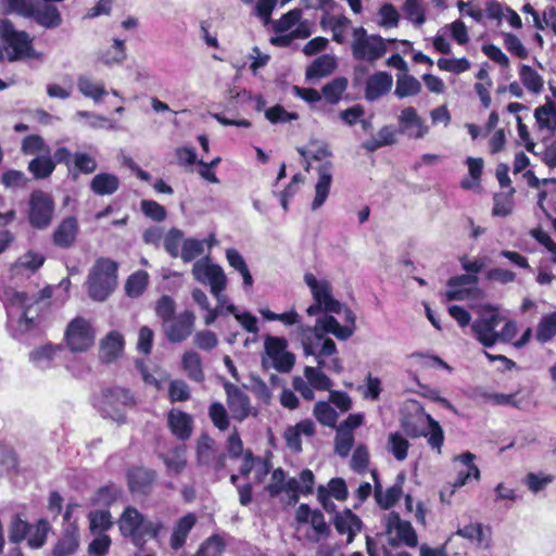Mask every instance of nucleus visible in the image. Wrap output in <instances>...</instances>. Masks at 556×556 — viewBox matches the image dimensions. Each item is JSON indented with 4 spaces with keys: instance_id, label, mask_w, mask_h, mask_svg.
I'll use <instances>...</instances> for the list:
<instances>
[{
    "instance_id": "1",
    "label": "nucleus",
    "mask_w": 556,
    "mask_h": 556,
    "mask_svg": "<svg viewBox=\"0 0 556 556\" xmlns=\"http://www.w3.org/2000/svg\"><path fill=\"white\" fill-rule=\"evenodd\" d=\"M119 531L123 536L130 538L134 545L141 548L147 538L159 541L165 532V525L161 519L148 520L135 507L128 506L118 520Z\"/></svg>"
},
{
    "instance_id": "2",
    "label": "nucleus",
    "mask_w": 556,
    "mask_h": 556,
    "mask_svg": "<svg viewBox=\"0 0 556 556\" xmlns=\"http://www.w3.org/2000/svg\"><path fill=\"white\" fill-rule=\"evenodd\" d=\"M117 263L110 258L101 257L96 261L86 282L88 294L92 300L102 302L114 291L117 283Z\"/></svg>"
},
{
    "instance_id": "3",
    "label": "nucleus",
    "mask_w": 556,
    "mask_h": 556,
    "mask_svg": "<svg viewBox=\"0 0 556 556\" xmlns=\"http://www.w3.org/2000/svg\"><path fill=\"white\" fill-rule=\"evenodd\" d=\"M0 39L3 42L2 58L9 62L40 56L33 48L31 37L24 30H16L9 20H0Z\"/></svg>"
},
{
    "instance_id": "4",
    "label": "nucleus",
    "mask_w": 556,
    "mask_h": 556,
    "mask_svg": "<svg viewBox=\"0 0 556 556\" xmlns=\"http://www.w3.org/2000/svg\"><path fill=\"white\" fill-rule=\"evenodd\" d=\"M304 281L314 299V303L306 309L307 315L314 316L320 312L340 314L346 307L332 296V287L328 280H318L312 273H306Z\"/></svg>"
},
{
    "instance_id": "5",
    "label": "nucleus",
    "mask_w": 556,
    "mask_h": 556,
    "mask_svg": "<svg viewBox=\"0 0 556 556\" xmlns=\"http://www.w3.org/2000/svg\"><path fill=\"white\" fill-rule=\"evenodd\" d=\"M352 55L357 61L375 63L387 52V43L392 40H386L379 35H369L364 27H356L352 33Z\"/></svg>"
},
{
    "instance_id": "6",
    "label": "nucleus",
    "mask_w": 556,
    "mask_h": 556,
    "mask_svg": "<svg viewBox=\"0 0 556 556\" xmlns=\"http://www.w3.org/2000/svg\"><path fill=\"white\" fill-rule=\"evenodd\" d=\"M344 325H340L339 321L327 313L325 316L317 318L316 324L313 327L300 325L298 328V337H301L303 329L314 330L320 338H326L325 333H331L339 340H348L351 338L355 330L356 317L352 309L344 307Z\"/></svg>"
},
{
    "instance_id": "7",
    "label": "nucleus",
    "mask_w": 556,
    "mask_h": 556,
    "mask_svg": "<svg viewBox=\"0 0 556 556\" xmlns=\"http://www.w3.org/2000/svg\"><path fill=\"white\" fill-rule=\"evenodd\" d=\"M384 534L388 536V544L391 547L405 545L416 547L418 536L409 521L403 520L400 514L390 511L383 516Z\"/></svg>"
},
{
    "instance_id": "8",
    "label": "nucleus",
    "mask_w": 556,
    "mask_h": 556,
    "mask_svg": "<svg viewBox=\"0 0 556 556\" xmlns=\"http://www.w3.org/2000/svg\"><path fill=\"white\" fill-rule=\"evenodd\" d=\"M303 348L305 356H314L319 370L328 368V364L324 359L327 356H332L337 353V345L330 338H320L314 330L303 329L301 337H298Z\"/></svg>"
},
{
    "instance_id": "9",
    "label": "nucleus",
    "mask_w": 556,
    "mask_h": 556,
    "mask_svg": "<svg viewBox=\"0 0 556 556\" xmlns=\"http://www.w3.org/2000/svg\"><path fill=\"white\" fill-rule=\"evenodd\" d=\"M28 220L31 227L36 229L48 228L54 215V201L52 197L41 190H35L30 193L28 202Z\"/></svg>"
},
{
    "instance_id": "10",
    "label": "nucleus",
    "mask_w": 556,
    "mask_h": 556,
    "mask_svg": "<svg viewBox=\"0 0 556 556\" xmlns=\"http://www.w3.org/2000/svg\"><path fill=\"white\" fill-rule=\"evenodd\" d=\"M65 342L72 352H85L94 343V331L88 320L74 318L66 328Z\"/></svg>"
},
{
    "instance_id": "11",
    "label": "nucleus",
    "mask_w": 556,
    "mask_h": 556,
    "mask_svg": "<svg viewBox=\"0 0 556 556\" xmlns=\"http://www.w3.org/2000/svg\"><path fill=\"white\" fill-rule=\"evenodd\" d=\"M194 279L203 285H208L211 293L224 291L227 287V277L224 269L210 262L207 257L198 260L192 267Z\"/></svg>"
},
{
    "instance_id": "12",
    "label": "nucleus",
    "mask_w": 556,
    "mask_h": 556,
    "mask_svg": "<svg viewBox=\"0 0 556 556\" xmlns=\"http://www.w3.org/2000/svg\"><path fill=\"white\" fill-rule=\"evenodd\" d=\"M227 455L216 448L215 441L206 433L201 434L197 442V463L214 471L226 467Z\"/></svg>"
},
{
    "instance_id": "13",
    "label": "nucleus",
    "mask_w": 556,
    "mask_h": 556,
    "mask_svg": "<svg viewBox=\"0 0 556 556\" xmlns=\"http://www.w3.org/2000/svg\"><path fill=\"white\" fill-rule=\"evenodd\" d=\"M224 390L227 396L226 402L231 417L235 420L242 422L252 413V405L249 395L229 381L224 383Z\"/></svg>"
},
{
    "instance_id": "14",
    "label": "nucleus",
    "mask_w": 556,
    "mask_h": 556,
    "mask_svg": "<svg viewBox=\"0 0 556 556\" xmlns=\"http://www.w3.org/2000/svg\"><path fill=\"white\" fill-rule=\"evenodd\" d=\"M195 315L191 311H184L163 324V330L170 343L185 341L193 331Z\"/></svg>"
},
{
    "instance_id": "15",
    "label": "nucleus",
    "mask_w": 556,
    "mask_h": 556,
    "mask_svg": "<svg viewBox=\"0 0 556 556\" xmlns=\"http://www.w3.org/2000/svg\"><path fill=\"white\" fill-rule=\"evenodd\" d=\"M134 404V396L129 390L113 387L102 391V410L110 415L112 409L115 415L111 417L121 420L123 418V408L131 406Z\"/></svg>"
},
{
    "instance_id": "16",
    "label": "nucleus",
    "mask_w": 556,
    "mask_h": 556,
    "mask_svg": "<svg viewBox=\"0 0 556 556\" xmlns=\"http://www.w3.org/2000/svg\"><path fill=\"white\" fill-rule=\"evenodd\" d=\"M500 317L493 314L489 317H481L471 324L470 328L475 338L484 346L491 348L497 342V331Z\"/></svg>"
},
{
    "instance_id": "17",
    "label": "nucleus",
    "mask_w": 556,
    "mask_h": 556,
    "mask_svg": "<svg viewBox=\"0 0 556 556\" xmlns=\"http://www.w3.org/2000/svg\"><path fill=\"white\" fill-rule=\"evenodd\" d=\"M371 476L375 482L374 495L377 504L383 509L390 508L400 500L402 495V484L405 480L404 473L397 475L396 482L387 491L382 490V485L379 481L377 470H372Z\"/></svg>"
},
{
    "instance_id": "18",
    "label": "nucleus",
    "mask_w": 556,
    "mask_h": 556,
    "mask_svg": "<svg viewBox=\"0 0 556 556\" xmlns=\"http://www.w3.org/2000/svg\"><path fill=\"white\" fill-rule=\"evenodd\" d=\"M476 456L470 452L463 453L455 457L456 462H460L464 466H466V471H459L454 483L453 489L445 488L441 491L440 497L442 502H445V495L448 492V496L451 497L456 488H462L465 485L469 478L473 477L476 480L480 479V470L473 464Z\"/></svg>"
},
{
    "instance_id": "19",
    "label": "nucleus",
    "mask_w": 556,
    "mask_h": 556,
    "mask_svg": "<svg viewBox=\"0 0 556 556\" xmlns=\"http://www.w3.org/2000/svg\"><path fill=\"white\" fill-rule=\"evenodd\" d=\"M332 522L339 534H346L348 544H351L354 541L356 534L361 532L363 528V521L359 519V517L348 508L337 513Z\"/></svg>"
},
{
    "instance_id": "20",
    "label": "nucleus",
    "mask_w": 556,
    "mask_h": 556,
    "mask_svg": "<svg viewBox=\"0 0 556 556\" xmlns=\"http://www.w3.org/2000/svg\"><path fill=\"white\" fill-rule=\"evenodd\" d=\"M333 164L326 161L317 167L318 179L315 185V197L312 202V210H318L327 200L332 182Z\"/></svg>"
},
{
    "instance_id": "21",
    "label": "nucleus",
    "mask_w": 556,
    "mask_h": 556,
    "mask_svg": "<svg viewBox=\"0 0 556 556\" xmlns=\"http://www.w3.org/2000/svg\"><path fill=\"white\" fill-rule=\"evenodd\" d=\"M302 434L305 437H313L315 434V424L311 419L301 420L285 430L283 438L288 448L294 453L302 452Z\"/></svg>"
},
{
    "instance_id": "22",
    "label": "nucleus",
    "mask_w": 556,
    "mask_h": 556,
    "mask_svg": "<svg viewBox=\"0 0 556 556\" xmlns=\"http://www.w3.org/2000/svg\"><path fill=\"white\" fill-rule=\"evenodd\" d=\"M393 85V78L386 72H378L368 77L365 86V98L367 101H376L387 94Z\"/></svg>"
},
{
    "instance_id": "23",
    "label": "nucleus",
    "mask_w": 556,
    "mask_h": 556,
    "mask_svg": "<svg viewBox=\"0 0 556 556\" xmlns=\"http://www.w3.org/2000/svg\"><path fill=\"white\" fill-rule=\"evenodd\" d=\"M78 233V222L75 217L64 218L53 232V243L62 249L71 248Z\"/></svg>"
},
{
    "instance_id": "24",
    "label": "nucleus",
    "mask_w": 556,
    "mask_h": 556,
    "mask_svg": "<svg viewBox=\"0 0 556 556\" xmlns=\"http://www.w3.org/2000/svg\"><path fill=\"white\" fill-rule=\"evenodd\" d=\"M399 123L404 130L409 131L410 137L422 138L429 130L428 126L424 124V121L412 106L402 110Z\"/></svg>"
},
{
    "instance_id": "25",
    "label": "nucleus",
    "mask_w": 556,
    "mask_h": 556,
    "mask_svg": "<svg viewBox=\"0 0 556 556\" xmlns=\"http://www.w3.org/2000/svg\"><path fill=\"white\" fill-rule=\"evenodd\" d=\"M154 478V471L142 467L134 468L127 475L130 491L139 494H147L151 490Z\"/></svg>"
},
{
    "instance_id": "26",
    "label": "nucleus",
    "mask_w": 556,
    "mask_h": 556,
    "mask_svg": "<svg viewBox=\"0 0 556 556\" xmlns=\"http://www.w3.org/2000/svg\"><path fill=\"white\" fill-rule=\"evenodd\" d=\"M79 546L78 529L74 525H68L62 536L56 542L52 554L53 556H70L74 554Z\"/></svg>"
},
{
    "instance_id": "27",
    "label": "nucleus",
    "mask_w": 556,
    "mask_h": 556,
    "mask_svg": "<svg viewBox=\"0 0 556 556\" xmlns=\"http://www.w3.org/2000/svg\"><path fill=\"white\" fill-rule=\"evenodd\" d=\"M124 339L117 331H111L100 343V358L105 363L115 361L123 352Z\"/></svg>"
},
{
    "instance_id": "28",
    "label": "nucleus",
    "mask_w": 556,
    "mask_h": 556,
    "mask_svg": "<svg viewBox=\"0 0 556 556\" xmlns=\"http://www.w3.org/2000/svg\"><path fill=\"white\" fill-rule=\"evenodd\" d=\"M168 427L179 440H187L192 432V419L187 413L173 409L168 414Z\"/></svg>"
},
{
    "instance_id": "29",
    "label": "nucleus",
    "mask_w": 556,
    "mask_h": 556,
    "mask_svg": "<svg viewBox=\"0 0 556 556\" xmlns=\"http://www.w3.org/2000/svg\"><path fill=\"white\" fill-rule=\"evenodd\" d=\"M478 283V277L476 275L464 274L451 277L447 281L448 290L445 292L446 301H463L467 299L468 291L453 289L463 286H476Z\"/></svg>"
},
{
    "instance_id": "30",
    "label": "nucleus",
    "mask_w": 556,
    "mask_h": 556,
    "mask_svg": "<svg viewBox=\"0 0 556 556\" xmlns=\"http://www.w3.org/2000/svg\"><path fill=\"white\" fill-rule=\"evenodd\" d=\"M77 88L84 97L92 99L96 103L101 102L102 98L108 94L104 83L94 80L89 75L78 76Z\"/></svg>"
},
{
    "instance_id": "31",
    "label": "nucleus",
    "mask_w": 556,
    "mask_h": 556,
    "mask_svg": "<svg viewBox=\"0 0 556 556\" xmlns=\"http://www.w3.org/2000/svg\"><path fill=\"white\" fill-rule=\"evenodd\" d=\"M181 366L190 380L195 382H202L204 380L205 376L202 358L198 352L193 350L186 351L181 357Z\"/></svg>"
},
{
    "instance_id": "32",
    "label": "nucleus",
    "mask_w": 556,
    "mask_h": 556,
    "mask_svg": "<svg viewBox=\"0 0 556 556\" xmlns=\"http://www.w3.org/2000/svg\"><path fill=\"white\" fill-rule=\"evenodd\" d=\"M337 67V61L333 55L323 54L316 58L306 68V79L323 78L331 75Z\"/></svg>"
},
{
    "instance_id": "33",
    "label": "nucleus",
    "mask_w": 556,
    "mask_h": 556,
    "mask_svg": "<svg viewBox=\"0 0 556 556\" xmlns=\"http://www.w3.org/2000/svg\"><path fill=\"white\" fill-rule=\"evenodd\" d=\"M119 185L121 182L116 175L100 173L92 178L90 188L97 195H111L118 190Z\"/></svg>"
},
{
    "instance_id": "34",
    "label": "nucleus",
    "mask_w": 556,
    "mask_h": 556,
    "mask_svg": "<svg viewBox=\"0 0 556 556\" xmlns=\"http://www.w3.org/2000/svg\"><path fill=\"white\" fill-rule=\"evenodd\" d=\"M409 447L410 443L402 432L389 433L386 448L397 462H403L407 458Z\"/></svg>"
},
{
    "instance_id": "35",
    "label": "nucleus",
    "mask_w": 556,
    "mask_h": 556,
    "mask_svg": "<svg viewBox=\"0 0 556 556\" xmlns=\"http://www.w3.org/2000/svg\"><path fill=\"white\" fill-rule=\"evenodd\" d=\"M456 535L475 541L481 547H488L490 542V529L484 528L482 523H470L464 528L457 529Z\"/></svg>"
},
{
    "instance_id": "36",
    "label": "nucleus",
    "mask_w": 556,
    "mask_h": 556,
    "mask_svg": "<svg viewBox=\"0 0 556 556\" xmlns=\"http://www.w3.org/2000/svg\"><path fill=\"white\" fill-rule=\"evenodd\" d=\"M55 168L51 152L38 155L29 161L27 169L35 179H45L52 175Z\"/></svg>"
},
{
    "instance_id": "37",
    "label": "nucleus",
    "mask_w": 556,
    "mask_h": 556,
    "mask_svg": "<svg viewBox=\"0 0 556 556\" xmlns=\"http://www.w3.org/2000/svg\"><path fill=\"white\" fill-rule=\"evenodd\" d=\"M534 117L541 129L554 131L556 129V105L546 98V103L534 110Z\"/></svg>"
},
{
    "instance_id": "38",
    "label": "nucleus",
    "mask_w": 556,
    "mask_h": 556,
    "mask_svg": "<svg viewBox=\"0 0 556 556\" xmlns=\"http://www.w3.org/2000/svg\"><path fill=\"white\" fill-rule=\"evenodd\" d=\"M195 520L193 514H187L177 521L170 538L172 548L179 549L185 544L187 535L193 528Z\"/></svg>"
},
{
    "instance_id": "39",
    "label": "nucleus",
    "mask_w": 556,
    "mask_h": 556,
    "mask_svg": "<svg viewBox=\"0 0 556 556\" xmlns=\"http://www.w3.org/2000/svg\"><path fill=\"white\" fill-rule=\"evenodd\" d=\"M519 79L525 88L534 94H539L543 90V77L529 65H519Z\"/></svg>"
},
{
    "instance_id": "40",
    "label": "nucleus",
    "mask_w": 556,
    "mask_h": 556,
    "mask_svg": "<svg viewBox=\"0 0 556 556\" xmlns=\"http://www.w3.org/2000/svg\"><path fill=\"white\" fill-rule=\"evenodd\" d=\"M402 12L404 17L416 27L422 26L426 22V9L422 0H405Z\"/></svg>"
},
{
    "instance_id": "41",
    "label": "nucleus",
    "mask_w": 556,
    "mask_h": 556,
    "mask_svg": "<svg viewBox=\"0 0 556 556\" xmlns=\"http://www.w3.org/2000/svg\"><path fill=\"white\" fill-rule=\"evenodd\" d=\"M312 527V533L307 534V540L313 543H318L321 539H326L330 535V526L326 522L324 514L316 509L313 511V516L308 521Z\"/></svg>"
},
{
    "instance_id": "42",
    "label": "nucleus",
    "mask_w": 556,
    "mask_h": 556,
    "mask_svg": "<svg viewBox=\"0 0 556 556\" xmlns=\"http://www.w3.org/2000/svg\"><path fill=\"white\" fill-rule=\"evenodd\" d=\"M349 81L345 77H336L321 88V96L330 104H337L348 88Z\"/></svg>"
},
{
    "instance_id": "43",
    "label": "nucleus",
    "mask_w": 556,
    "mask_h": 556,
    "mask_svg": "<svg viewBox=\"0 0 556 556\" xmlns=\"http://www.w3.org/2000/svg\"><path fill=\"white\" fill-rule=\"evenodd\" d=\"M50 529L49 522L45 519H40L34 525L29 523V531L26 536L28 545L33 548L41 547L46 543Z\"/></svg>"
},
{
    "instance_id": "44",
    "label": "nucleus",
    "mask_w": 556,
    "mask_h": 556,
    "mask_svg": "<svg viewBox=\"0 0 556 556\" xmlns=\"http://www.w3.org/2000/svg\"><path fill=\"white\" fill-rule=\"evenodd\" d=\"M556 336V312L544 315L538 324L535 339L544 344Z\"/></svg>"
},
{
    "instance_id": "45",
    "label": "nucleus",
    "mask_w": 556,
    "mask_h": 556,
    "mask_svg": "<svg viewBox=\"0 0 556 556\" xmlns=\"http://www.w3.org/2000/svg\"><path fill=\"white\" fill-rule=\"evenodd\" d=\"M148 283V273L144 270H138L128 277L125 283L126 294L130 298H138L144 292Z\"/></svg>"
},
{
    "instance_id": "46",
    "label": "nucleus",
    "mask_w": 556,
    "mask_h": 556,
    "mask_svg": "<svg viewBox=\"0 0 556 556\" xmlns=\"http://www.w3.org/2000/svg\"><path fill=\"white\" fill-rule=\"evenodd\" d=\"M350 20L345 16H331L321 20V26L326 29L329 28L332 31V39L342 43L345 40V29L350 25Z\"/></svg>"
},
{
    "instance_id": "47",
    "label": "nucleus",
    "mask_w": 556,
    "mask_h": 556,
    "mask_svg": "<svg viewBox=\"0 0 556 556\" xmlns=\"http://www.w3.org/2000/svg\"><path fill=\"white\" fill-rule=\"evenodd\" d=\"M21 151L25 155H42L51 152V149L41 136L29 135L23 138Z\"/></svg>"
},
{
    "instance_id": "48",
    "label": "nucleus",
    "mask_w": 556,
    "mask_h": 556,
    "mask_svg": "<svg viewBox=\"0 0 556 556\" xmlns=\"http://www.w3.org/2000/svg\"><path fill=\"white\" fill-rule=\"evenodd\" d=\"M36 22L46 28H55L61 25L62 18L54 5H45L35 13Z\"/></svg>"
},
{
    "instance_id": "49",
    "label": "nucleus",
    "mask_w": 556,
    "mask_h": 556,
    "mask_svg": "<svg viewBox=\"0 0 556 556\" xmlns=\"http://www.w3.org/2000/svg\"><path fill=\"white\" fill-rule=\"evenodd\" d=\"M425 419L428 422V429H427V437L428 438V444L432 448L441 450V446L443 445L444 441V433L443 429L440 426V424L432 418L430 414H427L425 412L421 413Z\"/></svg>"
},
{
    "instance_id": "50",
    "label": "nucleus",
    "mask_w": 556,
    "mask_h": 556,
    "mask_svg": "<svg viewBox=\"0 0 556 556\" xmlns=\"http://www.w3.org/2000/svg\"><path fill=\"white\" fill-rule=\"evenodd\" d=\"M420 90V83L414 76L405 75L397 78L394 94L402 99L418 94Z\"/></svg>"
},
{
    "instance_id": "51",
    "label": "nucleus",
    "mask_w": 556,
    "mask_h": 556,
    "mask_svg": "<svg viewBox=\"0 0 556 556\" xmlns=\"http://www.w3.org/2000/svg\"><path fill=\"white\" fill-rule=\"evenodd\" d=\"M56 349L52 345L40 346L29 354V359L39 369H47L50 367Z\"/></svg>"
},
{
    "instance_id": "52",
    "label": "nucleus",
    "mask_w": 556,
    "mask_h": 556,
    "mask_svg": "<svg viewBox=\"0 0 556 556\" xmlns=\"http://www.w3.org/2000/svg\"><path fill=\"white\" fill-rule=\"evenodd\" d=\"M73 178L76 179L78 173L91 174L97 169L96 160L87 153H75L73 155V167H72Z\"/></svg>"
},
{
    "instance_id": "53",
    "label": "nucleus",
    "mask_w": 556,
    "mask_h": 556,
    "mask_svg": "<svg viewBox=\"0 0 556 556\" xmlns=\"http://www.w3.org/2000/svg\"><path fill=\"white\" fill-rule=\"evenodd\" d=\"M401 428L403 434L407 438L417 439L420 437H427V429L425 422L418 417H404L401 420Z\"/></svg>"
},
{
    "instance_id": "54",
    "label": "nucleus",
    "mask_w": 556,
    "mask_h": 556,
    "mask_svg": "<svg viewBox=\"0 0 556 556\" xmlns=\"http://www.w3.org/2000/svg\"><path fill=\"white\" fill-rule=\"evenodd\" d=\"M314 416L324 426L334 427L338 420V413L327 402H317L314 406Z\"/></svg>"
},
{
    "instance_id": "55",
    "label": "nucleus",
    "mask_w": 556,
    "mask_h": 556,
    "mask_svg": "<svg viewBox=\"0 0 556 556\" xmlns=\"http://www.w3.org/2000/svg\"><path fill=\"white\" fill-rule=\"evenodd\" d=\"M304 376L307 382L317 390H330L332 382L319 368L306 366L304 368Z\"/></svg>"
},
{
    "instance_id": "56",
    "label": "nucleus",
    "mask_w": 556,
    "mask_h": 556,
    "mask_svg": "<svg viewBox=\"0 0 556 556\" xmlns=\"http://www.w3.org/2000/svg\"><path fill=\"white\" fill-rule=\"evenodd\" d=\"M208 415L214 426L224 431L229 427V416L225 406L219 402H214L208 407Z\"/></svg>"
},
{
    "instance_id": "57",
    "label": "nucleus",
    "mask_w": 556,
    "mask_h": 556,
    "mask_svg": "<svg viewBox=\"0 0 556 556\" xmlns=\"http://www.w3.org/2000/svg\"><path fill=\"white\" fill-rule=\"evenodd\" d=\"M354 444V435L345 429H338L334 439V450L341 457H346Z\"/></svg>"
},
{
    "instance_id": "58",
    "label": "nucleus",
    "mask_w": 556,
    "mask_h": 556,
    "mask_svg": "<svg viewBox=\"0 0 556 556\" xmlns=\"http://www.w3.org/2000/svg\"><path fill=\"white\" fill-rule=\"evenodd\" d=\"M302 17L301 9L290 10L288 13L283 14L279 20L273 23V29L276 33H285L291 29Z\"/></svg>"
},
{
    "instance_id": "59",
    "label": "nucleus",
    "mask_w": 556,
    "mask_h": 556,
    "mask_svg": "<svg viewBox=\"0 0 556 556\" xmlns=\"http://www.w3.org/2000/svg\"><path fill=\"white\" fill-rule=\"evenodd\" d=\"M358 390L364 399L377 401L382 392L381 380L368 374L365 379V384L359 386Z\"/></svg>"
},
{
    "instance_id": "60",
    "label": "nucleus",
    "mask_w": 556,
    "mask_h": 556,
    "mask_svg": "<svg viewBox=\"0 0 556 556\" xmlns=\"http://www.w3.org/2000/svg\"><path fill=\"white\" fill-rule=\"evenodd\" d=\"M378 15L380 17L378 24L384 28H393L399 25L400 14L396 8L391 3L381 5Z\"/></svg>"
},
{
    "instance_id": "61",
    "label": "nucleus",
    "mask_w": 556,
    "mask_h": 556,
    "mask_svg": "<svg viewBox=\"0 0 556 556\" xmlns=\"http://www.w3.org/2000/svg\"><path fill=\"white\" fill-rule=\"evenodd\" d=\"M29 531V523L23 520L18 515L14 516L9 528V540L11 543H20L26 540Z\"/></svg>"
},
{
    "instance_id": "62",
    "label": "nucleus",
    "mask_w": 556,
    "mask_h": 556,
    "mask_svg": "<svg viewBox=\"0 0 556 556\" xmlns=\"http://www.w3.org/2000/svg\"><path fill=\"white\" fill-rule=\"evenodd\" d=\"M204 252L203 241L197 239H187L184 241L180 257L188 263L202 255Z\"/></svg>"
},
{
    "instance_id": "63",
    "label": "nucleus",
    "mask_w": 556,
    "mask_h": 556,
    "mask_svg": "<svg viewBox=\"0 0 556 556\" xmlns=\"http://www.w3.org/2000/svg\"><path fill=\"white\" fill-rule=\"evenodd\" d=\"M438 67L441 71H446L455 74H460L470 68V62L466 58L462 59H445L438 60Z\"/></svg>"
},
{
    "instance_id": "64",
    "label": "nucleus",
    "mask_w": 556,
    "mask_h": 556,
    "mask_svg": "<svg viewBox=\"0 0 556 556\" xmlns=\"http://www.w3.org/2000/svg\"><path fill=\"white\" fill-rule=\"evenodd\" d=\"M193 343L202 351H212L217 346L218 338L211 330H201L194 333Z\"/></svg>"
}]
</instances>
